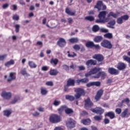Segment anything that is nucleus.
Here are the masks:
<instances>
[{
	"mask_svg": "<svg viewBox=\"0 0 130 130\" xmlns=\"http://www.w3.org/2000/svg\"><path fill=\"white\" fill-rule=\"evenodd\" d=\"M75 92H76V94L74 95L75 98L76 99H80L81 96L85 95V90L82 88H77L75 89Z\"/></svg>",
	"mask_w": 130,
	"mask_h": 130,
	"instance_id": "obj_1",
	"label": "nucleus"
},
{
	"mask_svg": "<svg viewBox=\"0 0 130 130\" xmlns=\"http://www.w3.org/2000/svg\"><path fill=\"white\" fill-rule=\"evenodd\" d=\"M101 45L104 48H107L108 49H111L113 46L111 42L107 40H104L101 42Z\"/></svg>",
	"mask_w": 130,
	"mask_h": 130,
	"instance_id": "obj_2",
	"label": "nucleus"
},
{
	"mask_svg": "<svg viewBox=\"0 0 130 130\" xmlns=\"http://www.w3.org/2000/svg\"><path fill=\"white\" fill-rule=\"evenodd\" d=\"M49 120L52 123H57L61 120L60 116L56 114H53L50 116Z\"/></svg>",
	"mask_w": 130,
	"mask_h": 130,
	"instance_id": "obj_3",
	"label": "nucleus"
},
{
	"mask_svg": "<svg viewBox=\"0 0 130 130\" xmlns=\"http://www.w3.org/2000/svg\"><path fill=\"white\" fill-rule=\"evenodd\" d=\"M129 19V16L128 15H124L119 17L117 19V23L119 25H121L123 23V21H127Z\"/></svg>",
	"mask_w": 130,
	"mask_h": 130,
	"instance_id": "obj_4",
	"label": "nucleus"
},
{
	"mask_svg": "<svg viewBox=\"0 0 130 130\" xmlns=\"http://www.w3.org/2000/svg\"><path fill=\"white\" fill-rule=\"evenodd\" d=\"M1 96L3 98H4V99L9 100L12 98V93L3 90L1 93Z\"/></svg>",
	"mask_w": 130,
	"mask_h": 130,
	"instance_id": "obj_5",
	"label": "nucleus"
},
{
	"mask_svg": "<svg viewBox=\"0 0 130 130\" xmlns=\"http://www.w3.org/2000/svg\"><path fill=\"white\" fill-rule=\"evenodd\" d=\"M57 45L61 48L64 47L66 45H67V41L66 40L62 38H60L59 39L58 41L57 42Z\"/></svg>",
	"mask_w": 130,
	"mask_h": 130,
	"instance_id": "obj_6",
	"label": "nucleus"
},
{
	"mask_svg": "<svg viewBox=\"0 0 130 130\" xmlns=\"http://www.w3.org/2000/svg\"><path fill=\"white\" fill-rule=\"evenodd\" d=\"M93 103L91 102V100H90V98H87V100H85V109H90L91 107H93Z\"/></svg>",
	"mask_w": 130,
	"mask_h": 130,
	"instance_id": "obj_7",
	"label": "nucleus"
},
{
	"mask_svg": "<svg viewBox=\"0 0 130 130\" xmlns=\"http://www.w3.org/2000/svg\"><path fill=\"white\" fill-rule=\"evenodd\" d=\"M91 110L94 113H96V114H100V115H101V114L104 113V109H102L101 107H96L94 109H91Z\"/></svg>",
	"mask_w": 130,
	"mask_h": 130,
	"instance_id": "obj_8",
	"label": "nucleus"
},
{
	"mask_svg": "<svg viewBox=\"0 0 130 130\" xmlns=\"http://www.w3.org/2000/svg\"><path fill=\"white\" fill-rule=\"evenodd\" d=\"M100 68H95L91 70L89 72L85 74V76L86 77H89V76H91V75H94L95 74H97V73H99L100 72Z\"/></svg>",
	"mask_w": 130,
	"mask_h": 130,
	"instance_id": "obj_9",
	"label": "nucleus"
},
{
	"mask_svg": "<svg viewBox=\"0 0 130 130\" xmlns=\"http://www.w3.org/2000/svg\"><path fill=\"white\" fill-rule=\"evenodd\" d=\"M92 58H94V59L97 60V61L99 62L103 61V60H104V56L101 54H95L92 56Z\"/></svg>",
	"mask_w": 130,
	"mask_h": 130,
	"instance_id": "obj_10",
	"label": "nucleus"
},
{
	"mask_svg": "<svg viewBox=\"0 0 130 130\" xmlns=\"http://www.w3.org/2000/svg\"><path fill=\"white\" fill-rule=\"evenodd\" d=\"M108 73L110 74V75L116 76L119 74V71L113 68H109L108 69Z\"/></svg>",
	"mask_w": 130,
	"mask_h": 130,
	"instance_id": "obj_11",
	"label": "nucleus"
},
{
	"mask_svg": "<svg viewBox=\"0 0 130 130\" xmlns=\"http://www.w3.org/2000/svg\"><path fill=\"white\" fill-rule=\"evenodd\" d=\"M130 113L128 112V109H125L121 113V117L123 118L129 117Z\"/></svg>",
	"mask_w": 130,
	"mask_h": 130,
	"instance_id": "obj_12",
	"label": "nucleus"
},
{
	"mask_svg": "<svg viewBox=\"0 0 130 130\" xmlns=\"http://www.w3.org/2000/svg\"><path fill=\"white\" fill-rule=\"evenodd\" d=\"M102 6H103V2L100 0L98 1L94 7V9H97L99 12L100 11H101V8H102Z\"/></svg>",
	"mask_w": 130,
	"mask_h": 130,
	"instance_id": "obj_13",
	"label": "nucleus"
},
{
	"mask_svg": "<svg viewBox=\"0 0 130 130\" xmlns=\"http://www.w3.org/2000/svg\"><path fill=\"white\" fill-rule=\"evenodd\" d=\"M107 14V11H103L100 12L98 15V18L104 20V21H105V18H106Z\"/></svg>",
	"mask_w": 130,
	"mask_h": 130,
	"instance_id": "obj_14",
	"label": "nucleus"
},
{
	"mask_svg": "<svg viewBox=\"0 0 130 130\" xmlns=\"http://www.w3.org/2000/svg\"><path fill=\"white\" fill-rule=\"evenodd\" d=\"M120 14V12H116V13H114L113 12H110L108 14V18H110L111 17H113V18H114L115 19H116L118 16H119Z\"/></svg>",
	"mask_w": 130,
	"mask_h": 130,
	"instance_id": "obj_15",
	"label": "nucleus"
},
{
	"mask_svg": "<svg viewBox=\"0 0 130 130\" xmlns=\"http://www.w3.org/2000/svg\"><path fill=\"white\" fill-rule=\"evenodd\" d=\"M103 92H104V91L102 89H100L97 92V93L95 97V100L98 101L100 99V98H101V96H102V95H103Z\"/></svg>",
	"mask_w": 130,
	"mask_h": 130,
	"instance_id": "obj_16",
	"label": "nucleus"
},
{
	"mask_svg": "<svg viewBox=\"0 0 130 130\" xmlns=\"http://www.w3.org/2000/svg\"><path fill=\"white\" fill-rule=\"evenodd\" d=\"M70 119V121H68L66 124L68 127H69L70 128H73V127H75V123L74 122V121L72 120V119Z\"/></svg>",
	"mask_w": 130,
	"mask_h": 130,
	"instance_id": "obj_17",
	"label": "nucleus"
},
{
	"mask_svg": "<svg viewBox=\"0 0 130 130\" xmlns=\"http://www.w3.org/2000/svg\"><path fill=\"white\" fill-rule=\"evenodd\" d=\"M14 80H16V73H11L9 78L8 79V82H12V81H14Z\"/></svg>",
	"mask_w": 130,
	"mask_h": 130,
	"instance_id": "obj_18",
	"label": "nucleus"
},
{
	"mask_svg": "<svg viewBox=\"0 0 130 130\" xmlns=\"http://www.w3.org/2000/svg\"><path fill=\"white\" fill-rule=\"evenodd\" d=\"M105 116H108L110 117L111 119H113V118H115V114L114 112L111 111L105 114Z\"/></svg>",
	"mask_w": 130,
	"mask_h": 130,
	"instance_id": "obj_19",
	"label": "nucleus"
},
{
	"mask_svg": "<svg viewBox=\"0 0 130 130\" xmlns=\"http://www.w3.org/2000/svg\"><path fill=\"white\" fill-rule=\"evenodd\" d=\"M115 20L113 19L108 23L107 27L108 28H111L112 29H114V25H115Z\"/></svg>",
	"mask_w": 130,
	"mask_h": 130,
	"instance_id": "obj_20",
	"label": "nucleus"
},
{
	"mask_svg": "<svg viewBox=\"0 0 130 130\" xmlns=\"http://www.w3.org/2000/svg\"><path fill=\"white\" fill-rule=\"evenodd\" d=\"M65 12L67 15H69V16H75L76 15V11L72 12V11L70 10V8H66Z\"/></svg>",
	"mask_w": 130,
	"mask_h": 130,
	"instance_id": "obj_21",
	"label": "nucleus"
},
{
	"mask_svg": "<svg viewBox=\"0 0 130 130\" xmlns=\"http://www.w3.org/2000/svg\"><path fill=\"white\" fill-rule=\"evenodd\" d=\"M102 40H103V37L101 36H97L93 39V41L96 43H99V42H101Z\"/></svg>",
	"mask_w": 130,
	"mask_h": 130,
	"instance_id": "obj_22",
	"label": "nucleus"
},
{
	"mask_svg": "<svg viewBox=\"0 0 130 130\" xmlns=\"http://www.w3.org/2000/svg\"><path fill=\"white\" fill-rule=\"evenodd\" d=\"M96 63H97V61L93 59H89L86 62V66H89V64H91V66H96Z\"/></svg>",
	"mask_w": 130,
	"mask_h": 130,
	"instance_id": "obj_23",
	"label": "nucleus"
},
{
	"mask_svg": "<svg viewBox=\"0 0 130 130\" xmlns=\"http://www.w3.org/2000/svg\"><path fill=\"white\" fill-rule=\"evenodd\" d=\"M4 116L6 117H10V116L12 114V111L11 110H5L3 111Z\"/></svg>",
	"mask_w": 130,
	"mask_h": 130,
	"instance_id": "obj_24",
	"label": "nucleus"
},
{
	"mask_svg": "<svg viewBox=\"0 0 130 130\" xmlns=\"http://www.w3.org/2000/svg\"><path fill=\"white\" fill-rule=\"evenodd\" d=\"M102 77V79H104V77H106V73L104 72H100L97 74L96 76L95 77V78H96L98 79L100 77Z\"/></svg>",
	"mask_w": 130,
	"mask_h": 130,
	"instance_id": "obj_25",
	"label": "nucleus"
},
{
	"mask_svg": "<svg viewBox=\"0 0 130 130\" xmlns=\"http://www.w3.org/2000/svg\"><path fill=\"white\" fill-rule=\"evenodd\" d=\"M81 122L83 123L84 125H89L91 123V120L90 119H84L81 120Z\"/></svg>",
	"mask_w": 130,
	"mask_h": 130,
	"instance_id": "obj_26",
	"label": "nucleus"
},
{
	"mask_svg": "<svg viewBox=\"0 0 130 130\" xmlns=\"http://www.w3.org/2000/svg\"><path fill=\"white\" fill-rule=\"evenodd\" d=\"M75 80L72 79H69L68 81H67V86H75Z\"/></svg>",
	"mask_w": 130,
	"mask_h": 130,
	"instance_id": "obj_27",
	"label": "nucleus"
},
{
	"mask_svg": "<svg viewBox=\"0 0 130 130\" xmlns=\"http://www.w3.org/2000/svg\"><path fill=\"white\" fill-rule=\"evenodd\" d=\"M85 46L87 47V48H93L94 46V42L92 41H88L86 42Z\"/></svg>",
	"mask_w": 130,
	"mask_h": 130,
	"instance_id": "obj_28",
	"label": "nucleus"
},
{
	"mask_svg": "<svg viewBox=\"0 0 130 130\" xmlns=\"http://www.w3.org/2000/svg\"><path fill=\"white\" fill-rule=\"evenodd\" d=\"M70 43H78L79 42V39L78 38H72L69 40Z\"/></svg>",
	"mask_w": 130,
	"mask_h": 130,
	"instance_id": "obj_29",
	"label": "nucleus"
},
{
	"mask_svg": "<svg viewBox=\"0 0 130 130\" xmlns=\"http://www.w3.org/2000/svg\"><path fill=\"white\" fill-rule=\"evenodd\" d=\"M127 55L130 56V51L127 52ZM123 59L124 60H125V61H127V62H128V63H130V57L126 56V55H124L123 56Z\"/></svg>",
	"mask_w": 130,
	"mask_h": 130,
	"instance_id": "obj_30",
	"label": "nucleus"
},
{
	"mask_svg": "<svg viewBox=\"0 0 130 130\" xmlns=\"http://www.w3.org/2000/svg\"><path fill=\"white\" fill-rule=\"evenodd\" d=\"M89 82V79L87 78H83L82 79H79L77 80V83L80 84V83H88Z\"/></svg>",
	"mask_w": 130,
	"mask_h": 130,
	"instance_id": "obj_31",
	"label": "nucleus"
},
{
	"mask_svg": "<svg viewBox=\"0 0 130 130\" xmlns=\"http://www.w3.org/2000/svg\"><path fill=\"white\" fill-rule=\"evenodd\" d=\"M66 109H67V106L64 105L61 106L59 109H58V111L59 112V114H61V112L64 110L66 111Z\"/></svg>",
	"mask_w": 130,
	"mask_h": 130,
	"instance_id": "obj_32",
	"label": "nucleus"
},
{
	"mask_svg": "<svg viewBox=\"0 0 130 130\" xmlns=\"http://www.w3.org/2000/svg\"><path fill=\"white\" fill-rule=\"evenodd\" d=\"M104 37L105 38H107L108 39H112V38H113V36H112V34L108 32L105 34Z\"/></svg>",
	"mask_w": 130,
	"mask_h": 130,
	"instance_id": "obj_33",
	"label": "nucleus"
},
{
	"mask_svg": "<svg viewBox=\"0 0 130 130\" xmlns=\"http://www.w3.org/2000/svg\"><path fill=\"white\" fill-rule=\"evenodd\" d=\"M92 30L93 32H98L100 30V27L98 25H94L92 26Z\"/></svg>",
	"mask_w": 130,
	"mask_h": 130,
	"instance_id": "obj_34",
	"label": "nucleus"
},
{
	"mask_svg": "<svg viewBox=\"0 0 130 130\" xmlns=\"http://www.w3.org/2000/svg\"><path fill=\"white\" fill-rule=\"evenodd\" d=\"M85 20L86 21H89V22H93L95 20V18L91 16H86L84 18Z\"/></svg>",
	"mask_w": 130,
	"mask_h": 130,
	"instance_id": "obj_35",
	"label": "nucleus"
},
{
	"mask_svg": "<svg viewBox=\"0 0 130 130\" xmlns=\"http://www.w3.org/2000/svg\"><path fill=\"white\" fill-rule=\"evenodd\" d=\"M58 74V71L56 70H51L50 71V75L51 76H56Z\"/></svg>",
	"mask_w": 130,
	"mask_h": 130,
	"instance_id": "obj_36",
	"label": "nucleus"
},
{
	"mask_svg": "<svg viewBox=\"0 0 130 130\" xmlns=\"http://www.w3.org/2000/svg\"><path fill=\"white\" fill-rule=\"evenodd\" d=\"M21 74L22 76H25V77H29L30 75L27 74V71H26V69H23L21 70Z\"/></svg>",
	"mask_w": 130,
	"mask_h": 130,
	"instance_id": "obj_37",
	"label": "nucleus"
},
{
	"mask_svg": "<svg viewBox=\"0 0 130 130\" xmlns=\"http://www.w3.org/2000/svg\"><path fill=\"white\" fill-rule=\"evenodd\" d=\"M65 113H66V114H72V113H74V110L72 109L68 108L67 107L65 110Z\"/></svg>",
	"mask_w": 130,
	"mask_h": 130,
	"instance_id": "obj_38",
	"label": "nucleus"
},
{
	"mask_svg": "<svg viewBox=\"0 0 130 130\" xmlns=\"http://www.w3.org/2000/svg\"><path fill=\"white\" fill-rule=\"evenodd\" d=\"M66 99H67V100H70V101H74L75 98L73 95H66Z\"/></svg>",
	"mask_w": 130,
	"mask_h": 130,
	"instance_id": "obj_39",
	"label": "nucleus"
},
{
	"mask_svg": "<svg viewBox=\"0 0 130 130\" xmlns=\"http://www.w3.org/2000/svg\"><path fill=\"white\" fill-rule=\"evenodd\" d=\"M14 63L15 60L13 59H11L10 61H8L5 63V66H12L13 64H14Z\"/></svg>",
	"mask_w": 130,
	"mask_h": 130,
	"instance_id": "obj_40",
	"label": "nucleus"
},
{
	"mask_svg": "<svg viewBox=\"0 0 130 130\" xmlns=\"http://www.w3.org/2000/svg\"><path fill=\"white\" fill-rule=\"evenodd\" d=\"M73 49L74 50H76V51H79L80 49H81V47H80V45L78 44H75L73 47Z\"/></svg>",
	"mask_w": 130,
	"mask_h": 130,
	"instance_id": "obj_41",
	"label": "nucleus"
},
{
	"mask_svg": "<svg viewBox=\"0 0 130 130\" xmlns=\"http://www.w3.org/2000/svg\"><path fill=\"white\" fill-rule=\"evenodd\" d=\"M75 67L76 66H71L69 67L68 66H64L63 69H64L66 71H69V70H70V69H72L73 70H74V69H75Z\"/></svg>",
	"mask_w": 130,
	"mask_h": 130,
	"instance_id": "obj_42",
	"label": "nucleus"
},
{
	"mask_svg": "<svg viewBox=\"0 0 130 130\" xmlns=\"http://www.w3.org/2000/svg\"><path fill=\"white\" fill-rule=\"evenodd\" d=\"M48 92V91H47V90L46 89V88H42L41 89V93L43 95H46V94H47Z\"/></svg>",
	"mask_w": 130,
	"mask_h": 130,
	"instance_id": "obj_43",
	"label": "nucleus"
},
{
	"mask_svg": "<svg viewBox=\"0 0 130 130\" xmlns=\"http://www.w3.org/2000/svg\"><path fill=\"white\" fill-rule=\"evenodd\" d=\"M7 56H8V54H5L4 55H0V61H4V60H5Z\"/></svg>",
	"mask_w": 130,
	"mask_h": 130,
	"instance_id": "obj_44",
	"label": "nucleus"
},
{
	"mask_svg": "<svg viewBox=\"0 0 130 130\" xmlns=\"http://www.w3.org/2000/svg\"><path fill=\"white\" fill-rule=\"evenodd\" d=\"M67 53H68V57H75V56L77 55V54L75 53V52H72V54H70V51H68L67 52Z\"/></svg>",
	"mask_w": 130,
	"mask_h": 130,
	"instance_id": "obj_45",
	"label": "nucleus"
},
{
	"mask_svg": "<svg viewBox=\"0 0 130 130\" xmlns=\"http://www.w3.org/2000/svg\"><path fill=\"white\" fill-rule=\"evenodd\" d=\"M58 63V60L56 58L55 59H51V63H54V64H57V63Z\"/></svg>",
	"mask_w": 130,
	"mask_h": 130,
	"instance_id": "obj_46",
	"label": "nucleus"
},
{
	"mask_svg": "<svg viewBox=\"0 0 130 130\" xmlns=\"http://www.w3.org/2000/svg\"><path fill=\"white\" fill-rule=\"evenodd\" d=\"M94 118L95 120H97L98 121H99V120H101V119H102V115L95 116L94 117Z\"/></svg>",
	"mask_w": 130,
	"mask_h": 130,
	"instance_id": "obj_47",
	"label": "nucleus"
},
{
	"mask_svg": "<svg viewBox=\"0 0 130 130\" xmlns=\"http://www.w3.org/2000/svg\"><path fill=\"white\" fill-rule=\"evenodd\" d=\"M20 100V98L19 97H17L14 99V100L11 102L12 104H15L16 102H18Z\"/></svg>",
	"mask_w": 130,
	"mask_h": 130,
	"instance_id": "obj_48",
	"label": "nucleus"
},
{
	"mask_svg": "<svg viewBox=\"0 0 130 130\" xmlns=\"http://www.w3.org/2000/svg\"><path fill=\"white\" fill-rule=\"evenodd\" d=\"M19 31H20V25L19 24L15 25V32L16 33H19Z\"/></svg>",
	"mask_w": 130,
	"mask_h": 130,
	"instance_id": "obj_49",
	"label": "nucleus"
},
{
	"mask_svg": "<svg viewBox=\"0 0 130 130\" xmlns=\"http://www.w3.org/2000/svg\"><path fill=\"white\" fill-rule=\"evenodd\" d=\"M99 19L95 20V23H105V20L102 18H99Z\"/></svg>",
	"mask_w": 130,
	"mask_h": 130,
	"instance_id": "obj_50",
	"label": "nucleus"
},
{
	"mask_svg": "<svg viewBox=\"0 0 130 130\" xmlns=\"http://www.w3.org/2000/svg\"><path fill=\"white\" fill-rule=\"evenodd\" d=\"M93 86H96V87H100L101 83L99 81L93 82Z\"/></svg>",
	"mask_w": 130,
	"mask_h": 130,
	"instance_id": "obj_51",
	"label": "nucleus"
},
{
	"mask_svg": "<svg viewBox=\"0 0 130 130\" xmlns=\"http://www.w3.org/2000/svg\"><path fill=\"white\" fill-rule=\"evenodd\" d=\"M125 66H118L117 68L119 70V71H122V70H124L125 69Z\"/></svg>",
	"mask_w": 130,
	"mask_h": 130,
	"instance_id": "obj_52",
	"label": "nucleus"
},
{
	"mask_svg": "<svg viewBox=\"0 0 130 130\" xmlns=\"http://www.w3.org/2000/svg\"><path fill=\"white\" fill-rule=\"evenodd\" d=\"M129 102H130L129 98H125L122 101V103H126L127 104H128Z\"/></svg>",
	"mask_w": 130,
	"mask_h": 130,
	"instance_id": "obj_53",
	"label": "nucleus"
},
{
	"mask_svg": "<svg viewBox=\"0 0 130 130\" xmlns=\"http://www.w3.org/2000/svg\"><path fill=\"white\" fill-rule=\"evenodd\" d=\"M100 31L102 33H107L108 32V30L104 28H100Z\"/></svg>",
	"mask_w": 130,
	"mask_h": 130,
	"instance_id": "obj_54",
	"label": "nucleus"
},
{
	"mask_svg": "<svg viewBox=\"0 0 130 130\" xmlns=\"http://www.w3.org/2000/svg\"><path fill=\"white\" fill-rule=\"evenodd\" d=\"M53 104L54 105V106H58V105L60 104V102L58 101H54Z\"/></svg>",
	"mask_w": 130,
	"mask_h": 130,
	"instance_id": "obj_55",
	"label": "nucleus"
},
{
	"mask_svg": "<svg viewBox=\"0 0 130 130\" xmlns=\"http://www.w3.org/2000/svg\"><path fill=\"white\" fill-rule=\"evenodd\" d=\"M40 113L38 112H35L34 113H32V115L34 116L35 117H37V116H39Z\"/></svg>",
	"mask_w": 130,
	"mask_h": 130,
	"instance_id": "obj_56",
	"label": "nucleus"
},
{
	"mask_svg": "<svg viewBox=\"0 0 130 130\" xmlns=\"http://www.w3.org/2000/svg\"><path fill=\"white\" fill-rule=\"evenodd\" d=\"M115 112L117 114H120L121 113V109L117 108L115 110Z\"/></svg>",
	"mask_w": 130,
	"mask_h": 130,
	"instance_id": "obj_57",
	"label": "nucleus"
},
{
	"mask_svg": "<svg viewBox=\"0 0 130 130\" xmlns=\"http://www.w3.org/2000/svg\"><path fill=\"white\" fill-rule=\"evenodd\" d=\"M19 19V16L17 15H15L13 16V20H15V21H18Z\"/></svg>",
	"mask_w": 130,
	"mask_h": 130,
	"instance_id": "obj_58",
	"label": "nucleus"
},
{
	"mask_svg": "<svg viewBox=\"0 0 130 130\" xmlns=\"http://www.w3.org/2000/svg\"><path fill=\"white\" fill-rule=\"evenodd\" d=\"M46 84L47 85V86H53V83L52 82V81L47 82Z\"/></svg>",
	"mask_w": 130,
	"mask_h": 130,
	"instance_id": "obj_59",
	"label": "nucleus"
},
{
	"mask_svg": "<svg viewBox=\"0 0 130 130\" xmlns=\"http://www.w3.org/2000/svg\"><path fill=\"white\" fill-rule=\"evenodd\" d=\"M104 122L105 123V124H107L110 122V121L109 120V119L107 118H105L104 120Z\"/></svg>",
	"mask_w": 130,
	"mask_h": 130,
	"instance_id": "obj_60",
	"label": "nucleus"
},
{
	"mask_svg": "<svg viewBox=\"0 0 130 130\" xmlns=\"http://www.w3.org/2000/svg\"><path fill=\"white\" fill-rule=\"evenodd\" d=\"M93 47H94L95 49H100L101 47L99 45H95V44H94L93 45Z\"/></svg>",
	"mask_w": 130,
	"mask_h": 130,
	"instance_id": "obj_61",
	"label": "nucleus"
},
{
	"mask_svg": "<svg viewBox=\"0 0 130 130\" xmlns=\"http://www.w3.org/2000/svg\"><path fill=\"white\" fill-rule=\"evenodd\" d=\"M9 7V4L6 3L3 6V9H7V8Z\"/></svg>",
	"mask_w": 130,
	"mask_h": 130,
	"instance_id": "obj_62",
	"label": "nucleus"
},
{
	"mask_svg": "<svg viewBox=\"0 0 130 130\" xmlns=\"http://www.w3.org/2000/svg\"><path fill=\"white\" fill-rule=\"evenodd\" d=\"M28 66H35V63L32 61H29L28 62Z\"/></svg>",
	"mask_w": 130,
	"mask_h": 130,
	"instance_id": "obj_63",
	"label": "nucleus"
},
{
	"mask_svg": "<svg viewBox=\"0 0 130 130\" xmlns=\"http://www.w3.org/2000/svg\"><path fill=\"white\" fill-rule=\"evenodd\" d=\"M54 130H63V129H62V128H61L60 127H56L54 128Z\"/></svg>",
	"mask_w": 130,
	"mask_h": 130,
	"instance_id": "obj_64",
	"label": "nucleus"
}]
</instances>
